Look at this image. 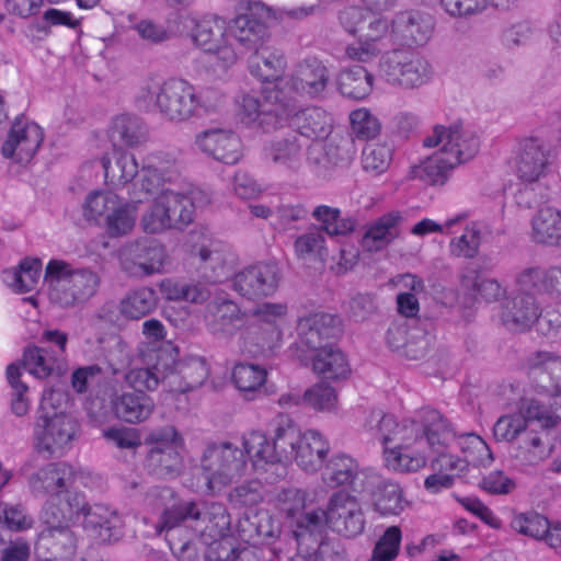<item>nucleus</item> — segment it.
<instances>
[{"mask_svg":"<svg viewBox=\"0 0 561 561\" xmlns=\"http://www.w3.org/2000/svg\"><path fill=\"white\" fill-rule=\"evenodd\" d=\"M194 98L195 88L186 80L159 82L151 79L140 87L136 103L146 112H157L169 121L182 122L195 114Z\"/></svg>","mask_w":561,"mask_h":561,"instance_id":"4","label":"nucleus"},{"mask_svg":"<svg viewBox=\"0 0 561 561\" xmlns=\"http://www.w3.org/2000/svg\"><path fill=\"white\" fill-rule=\"evenodd\" d=\"M242 119L245 124L260 128L264 133L283 127L291 113L289 102L280 96L278 90L266 95L244 94L241 100Z\"/></svg>","mask_w":561,"mask_h":561,"instance_id":"10","label":"nucleus"},{"mask_svg":"<svg viewBox=\"0 0 561 561\" xmlns=\"http://www.w3.org/2000/svg\"><path fill=\"white\" fill-rule=\"evenodd\" d=\"M178 176V161L172 153L151 152L142 159L140 174L133 183L129 196L135 202H141L144 197L158 193L164 183L173 182Z\"/></svg>","mask_w":561,"mask_h":561,"instance_id":"13","label":"nucleus"},{"mask_svg":"<svg viewBox=\"0 0 561 561\" xmlns=\"http://www.w3.org/2000/svg\"><path fill=\"white\" fill-rule=\"evenodd\" d=\"M486 231V227L479 221L467 224L459 237H454L449 242L451 256L471 260L479 254V249Z\"/></svg>","mask_w":561,"mask_h":561,"instance_id":"48","label":"nucleus"},{"mask_svg":"<svg viewBox=\"0 0 561 561\" xmlns=\"http://www.w3.org/2000/svg\"><path fill=\"white\" fill-rule=\"evenodd\" d=\"M330 80L327 66L317 58H307L300 61L287 84L300 95L319 98L325 91Z\"/></svg>","mask_w":561,"mask_h":561,"instance_id":"26","label":"nucleus"},{"mask_svg":"<svg viewBox=\"0 0 561 561\" xmlns=\"http://www.w3.org/2000/svg\"><path fill=\"white\" fill-rule=\"evenodd\" d=\"M73 480V468L61 461L46 463L28 477L27 483L34 496L51 499L65 492Z\"/></svg>","mask_w":561,"mask_h":561,"instance_id":"24","label":"nucleus"},{"mask_svg":"<svg viewBox=\"0 0 561 561\" xmlns=\"http://www.w3.org/2000/svg\"><path fill=\"white\" fill-rule=\"evenodd\" d=\"M159 298L156 290L149 286H141L130 290L119 304L121 313L128 319L138 320L154 311Z\"/></svg>","mask_w":561,"mask_h":561,"instance_id":"44","label":"nucleus"},{"mask_svg":"<svg viewBox=\"0 0 561 561\" xmlns=\"http://www.w3.org/2000/svg\"><path fill=\"white\" fill-rule=\"evenodd\" d=\"M291 113L287 123L301 138H324L332 128V118L321 107L311 106L299 112H294V105L289 103Z\"/></svg>","mask_w":561,"mask_h":561,"instance_id":"34","label":"nucleus"},{"mask_svg":"<svg viewBox=\"0 0 561 561\" xmlns=\"http://www.w3.org/2000/svg\"><path fill=\"white\" fill-rule=\"evenodd\" d=\"M268 18L270 10L263 3H250L244 12L233 19L230 33L245 49L254 50L263 46L268 37Z\"/></svg>","mask_w":561,"mask_h":561,"instance_id":"17","label":"nucleus"},{"mask_svg":"<svg viewBox=\"0 0 561 561\" xmlns=\"http://www.w3.org/2000/svg\"><path fill=\"white\" fill-rule=\"evenodd\" d=\"M158 287L168 301L199 304L209 297V291L199 284H190L172 278L162 279Z\"/></svg>","mask_w":561,"mask_h":561,"instance_id":"53","label":"nucleus"},{"mask_svg":"<svg viewBox=\"0 0 561 561\" xmlns=\"http://www.w3.org/2000/svg\"><path fill=\"white\" fill-rule=\"evenodd\" d=\"M533 232L539 243L561 244V211L552 207L540 209L533 219Z\"/></svg>","mask_w":561,"mask_h":561,"instance_id":"47","label":"nucleus"},{"mask_svg":"<svg viewBox=\"0 0 561 561\" xmlns=\"http://www.w3.org/2000/svg\"><path fill=\"white\" fill-rule=\"evenodd\" d=\"M226 37V23L219 18L204 19L196 23L193 39L205 51H209L224 43Z\"/></svg>","mask_w":561,"mask_h":561,"instance_id":"58","label":"nucleus"},{"mask_svg":"<svg viewBox=\"0 0 561 561\" xmlns=\"http://www.w3.org/2000/svg\"><path fill=\"white\" fill-rule=\"evenodd\" d=\"M45 283L51 302L73 307L90 299L99 289L100 276L90 267L75 268L71 264L51 260L45 271Z\"/></svg>","mask_w":561,"mask_h":561,"instance_id":"5","label":"nucleus"},{"mask_svg":"<svg viewBox=\"0 0 561 561\" xmlns=\"http://www.w3.org/2000/svg\"><path fill=\"white\" fill-rule=\"evenodd\" d=\"M374 508L381 515H399L408 504L401 486L383 479L371 496Z\"/></svg>","mask_w":561,"mask_h":561,"instance_id":"50","label":"nucleus"},{"mask_svg":"<svg viewBox=\"0 0 561 561\" xmlns=\"http://www.w3.org/2000/svg\"><path fill=\"white\" fill-rule=\"evenodd\" d=\"M201 473L209 492L238 481L248 468L243 449L229 442L208 443L201 456Z\"/></svg>","mask_w":561,"mask_h":561,"instance_id":"6","label":"nucleus"},{"mask_svg":"<svg viewBox=\"0 0 561 561\" xmlns=\"http://www.w3.org/2000/svg\"><path fill=\"white\" fill-rule=\"evenodd\" d=\"M308 141L296 131L275 138L263 147V158L282 168L296 171L301 165Z\"/></svg>","mask_w":561,"mask_h":561,"instance_id":"28","label":"nucleus"},{"mask_svg":"<svg viewBox=\"0 0 561 561\" xmlns=\"http://www.w3.org/2000/svg\"><path fill=\"white\" fill-rule=\"evenodd\" d=\"M113 137L134 147L147 139V127L139 117L122 115L114 121Z\"/></svg>","mask_w":561,"mask_h":561,"instance_id":"59","label":"nucleus"},{"mask_svg":"<svg viewBox=\"0 0 561 561\" xmlns=\"http://www.w3.org/2000/svg\"><path fill=\"white\" fill-rule=\"evenodd\" d=\"M61 399L58 391L44 392L34 425V448L47 457L64 456L72 447L78 432L75 417L55 405Z\"/></svg>","mask_w":561,"mask_h":561,"instance_id":"3","label":"nucleus"},{"mask_svg":"<svg viewBox=\"0 0 561 561\" xmlns=\"http://www.w3.org/2000/svg\"><path fill=\"white\" fill-rule=\"evenodd\" d=\"M313 371L324 379L339 380L350 374V365L344 353L333 346H324L312 356Z\"/></svg>","mask_w":561,"mask_h":561,"instance_id":"40","label":"nucleus"},{"mask_svg":"<svg viewBox=\"0 0 561 561\" xmlns=\"http://www.w3.org/2000/svg\"><path fill=\"white\" fill-rule=\"evenodd\" d=\"M182 382L176 390L186 392L201 387L208 377V367L206 362L201 357H192L180 364L178 375Z\"/></svg>","mask_w":561,"mask_h":561,"instance_id":"60","label":"nucleus"},{"mask_svg":"<svg viewBox=\"0 0 561 561\" xmlns=\"http://www.w3.org/2000/svg\"><path fill=\"white\" fill-rule=\"evenodd\" d=\"M243 446L245 456L252 459L254 466L277 462L272 437L268 438L263 432H251L244 437Z\"/></svg>","mask_w":561,"mask_h":561,"instance_id":"57","label":"nucleus"},{"mask_svg":"<svg viewBox=\"0 0 561 561\" xmlns=\"http://www.w3.org/2000/svg\"><path fill=\"white\" fill-rule=\"evenodd\" d=\"M513 169L524 183H537L551 172L550 146L538 136H526L517 140L512 158Z\"/></svg>","mask_w":561,"mask_h":561,"instance_id":"12","label":"nucleus"},{"mask_svg":"<svg viewBox=\"0 0 561 561\" xmlns=\"http://www.w3.org/2000/svg\"><path fill=\"white\" fill-rule=\"evenodd\" d=\"M339 319L329 313H316L313 316L301 319L298 322L297 331L299 343L317 353L324 346L332 345L339 332Z\"/></svg>","mask_w":561,"mask_h":561,"instance_id":"25","label":"nucleus"},{"mask_svg":"<svg viewBox=\"0 0 561 561\" xmlns=\"http://www.w3.org/2000/svg\"><path fill=\"white\" fill-rule=\"evenodd\" d=\"M511 527L520 535L545 540L548 543V536L552 531V524L541 514L529 511L514 514Z\"/></svg>","mask_w":561,"mask_h":561,"instance_id":"55","label":"nucleus"},{"mask_svg":"<svg viewBox=\"0 0 561 561\" xmlns=\"http://www.w3.org/2000/svg\"><path fill=\"white\" fill-rule=\"evenodd\" d=\"M266 380V370L256 364L238 363L232 369V382L244 398L253 399Z\"/></svg>","mask_w":561,"mask_h":561,"instance_id":"52","label":"nucleus"},{"mask_svg":"<svg viewBox=\"0 0 561 561\" xmlns=\"http://www.w3.org/2000/svg\"><path fill=\"white\" fill-rule=\"evenodd\" d=\"M121 198L113 192L90 193L83 205V215L88 220H106L110 213L115 211Z\"/></svg>","mask_w":561,"mask_h":561,"instance_id":"61","label":"nucleus"},{"mask_svg":"<svg viewBox=\"0 0 561 561\" xmlns=\"http://www.w3.org/2000/svg\"><path fill=\"white\" fill-rule=\"evenodd\" d=\"M124 255V268L140 277L162 273L167 260L164 248L153 240L131 243L126 248Z\"/></svg>","mask_w":561,"mask_h":561,"instance_id":"21","label":"nucleus"},{"mask_svg":"<svg viewBox=\"0 0 561 561\" xmlns=\"http://www.w3.org/2000/svg\"><path fill=\"white\" fill-rule=\"evenodd\" d=\"M312 216L321 222L320 230H324L330 236L346 234L353 231L355 227L354 220L341 218L340 209L327 205L316 207Z\"/></svg>","mask_w":561,"mask_h":561,"instance_id":"62","label":"nucleus"},{"mask_svg":"<svg viewBox=\"0 0 561 561\" xmlns=\"http://www.w3.org/2000/svg\"><path fill=\"white\" fill-rule=\"evenodd\" d=\"M44 140L42 128L24 116L14 119L1 152L18 163H28Z\"/></svg>","mask_w":561,"mask_h":561,"instance_id":"16","label":"nucleus"},{"mask_svg":"<svg viewBox=\"0 0 561 561\" xmlns=\"http://www.w3.org/2000/svg\"><path fill=\"white\" fill-rule=\"evenodd\" d=\"M197 256L203 277L210 283L222 282L232 272L234 256L227 247L219 242L202 245Z\"/></svg>","mask_w":561,"mask_h":561,"instance_id":"30","label":"nucleus"},{"mask_svg":"<svg viewBox=\"0 0 561 561\" xmlns=\"http://www.w3.org/2000/svg\"><path fill=\"white\" fill-rule=\"evenodd\" d=\"M401 539L402 533L398 526L388 527L374 547L371 561H393L399 553Z\"/></svg>","mask_w":561,"mask_h":561,"instance_id":"64","label":"nucleus"},{"mask_svg":"<svg viewBox=\"0 0 561 561\" xmlns=\"http://www.w3.org/2000/svg\"><path fill=\"white\" fill-rule=\"evenodd\" d=\"M374 77L363 66L340 71L336 82L340 93L352 100H363L373 91Z\"/></svg>","mask_w":561,"mask_h":561,"instance_id":"42","label":"nucleus"},{"mask_svg":"<svg viewBox=\"0 0 561 561\" xmlns=\"http://www.w3.org/2000/svg\"><path fill=\"white\" fill-rule=\"evenodd\" d=\"M23 367L36 378H46L55 371L60 373L58 354L45 347L28 346L23 354Z\"/></svg>","mask_w":561,"mask_h":561,"instance_id":"51","label":"nucleus"},{"mask_svg":"<svg viewBox=\"0 0 561 561\" xmlns=\"http://www.w3.org/2000/svg\"><path fill=\"white\" fill-rule=\"evenodd\" d=\"M392 27L393 32L407 43L424 45L432 35L434 22L428 14L408 10L396 15Z\"/></svg>","mask_w":561,"mask_h":561,"instance_id":"33","label":"nucleus"},{"mask_svg":"<svg viewBox=\"0 0 561 561\" xmlns=\"http://www.w3.org/2000/svg\"><path fill=\"white\" fill-rule=\"evenodd\" d=\"M380 72L391 85L413 89L427 83L432 77V66L417 51L397 48L382 55Z\"/></svg>","mask_w":561,"mask_h":561,"instance_id":"8","label":"nucleus"},{"mask_svg":"<svg viewBox=\"0 0 561 561\" xmlns=\"http://www.w3.org/2000/svg\"><path fill=\"white\" fill-rule=\"evenodd\" d=\"M174 492L167 486L153 488L150 503L163 506L156 529L164 538L179 561H195L197 549L194 543V520L198 516V503L194 501L172 502Z\"/></svg>","mask_w":561,"mask_h":561,"instance_id":"2","label":"nucleus"},{"mask_svg":"<svg viewBox=\"0 0 561 561\" xmlns=\"http://www.w3.org/2000/svg\"><path fill=\"white\" fill-rule=\"evenodd\" d=\"M114 412L128 423L146 421L153 412L154 403L145 392H125L114 401Z\"/></svg>","mask_w":561,"mask_h":561,"instance_id":"38","label":"nucleus"},{"mask_svg":"<svg viewBox=\"0 0 561 561\" xmlns=\"http://www.w3.org/2000/svg\"><path fill=\"white\" fill-rule=\"evenodd\" d=\"M101 164L106 183L114 188L127 185L140 174L136 158L115 147L101 158Z\"/></svg>","mask_w":561,"mask_h":561,"instance_id":"31","label":"nucleus"},{"mask_svg":"<svg viewBox=\"0 0 561 561\" xmlns=\"http://www.w3.org/2000/svg\"><path fill=\"white\" fill-rule=\"evenodd\" d=\"M119 518L115 512H111L108 508L102 505L90 506L84 514L83 525L85 528L99 530V537L103 541L116 540L119 533Z\"/></svg>","mask_w":561,"mask_h":561,"instance_id":"49","label":"nucleus"},{"mask_svg":"<svg viewBox=\"0 0 561 561\" xmlns=\"http://www.w3.org/2000/svg\"><path fill=\"white\" fill-rule=\"evenodd\" d=\"M286 67L287 61L284 54L264 45L254 49L249 58L251 75L261 81H277L282 78Z\"/></svg>","mask_w":561,"mask_h":561,"instance_id":"37","label":"nucleus"},{"mask_svg":"<svg viewBox=\"0 0 561 561\" xmlns=\"http://www.w3.org/2000/svg\"><path fill=\"white\" fill-rule=\"evenodd\" d=\"M296 450L294 460L297 465L305 471L316 472L322 467L330 444L320 432L309 430L301 435Z\"/></svg>","mask_w":561,"mask_h":561,"instance_id":"36","label":"nucleus"},{"mask_svg":"<svg viewBox=\"0 0 561 561\" xmlns=\"http://www.w3.org/2000/svg\"><path fill=\"white\" fill-rule=\"evenodd\" d=\"M457 165L443 152L437 151L420 165L411 169V178L431 185H444Z\"/></svg>","mask_w":561,"mask_h":561,"instance_id":"43","label":"nucleus"},{"mask_svg":"<svg viewBox=\"0 0 561 561\" xmlns=\"http://www.w3.org/2000/svg\"><path fill=\"white\" fill-rule=\"evenodd\" d=\"M423 145L427 148L439 146V150L451 163L459 165L476 157L480 149V138L470 126L455 123L435 126L432 135L424 138Z\"/></svg>","mask_w":561,"mask_h":561,"instance_id":"11","label":"nucleus"},{"mask_svg":"<svg viewBox=\"0 0 561 561\" xmlns=\"http://www.w3.org/2000/svg\"><path fill=\"white\" fill-rule=\"evenodd\" d=\"M535 421L547 431L561 426V415H552L545 405L535 399H523L517 411L497 419L493 426L494 437L497 440L512 442L522 437Z\"/></svg>","mask_w":561,"mask_h":561,"instance_id":"9","label":"nucleus"},{"mask_svg":"<svg viewBox=\"0 0 561 561\" xmlns=\"http://www.w3.org/2000/svg\"><path fill=\"white\" fill-rule=\"evenodd\" d=\"M280 268L274 262H260L241 270L232 278L233 289L248 299L273 295L279 286Z\"/></svg>","mask_w":561,"mask_h":561,"instance_id":"15","label":"nucleus"},{"mask_svg":"<svg viewBox=\"0 0 561 561\" xmlns=\"http://www.w3.org/2000/svg\"><path fill=\"white\" fill-rule=\"evenodd\" d=\"M357 466L358 462L355 458L344 453H337L324 465L322 480L332 489L350 485Z\"/></svg>","mask_w":561,"mask_h":561,"instance_id":"46","label":"nucleus"},{"mask_svg":"<svg viewBox=\"0 0 561 561\" xmlns=\"http://www.w3.org/2000/svg\"><path fill=\"white\" fill-rule=\"evenodd\" d=\"M159 194L167 215H170L171 228H181L193 221L195 207H202L210 203V197L203 191H192L191 196L161 188Z\"/></svg>","mask_w":561,"mask_h":561,"instance_id":"27","label":"nucleus"},{"mask_svg":"<svg viewBox=\"0 0 561 561\" xmlns=\"http://www.w3.org/2000/svg\"><path fill=\"white\" fill-rule=\"evenodd\" d=\"M323 514V523L345 536L355 537L363 533L365 527L364 513L358 500L346 491H336L329 500L327 511H312L308 514Z\"/></svg>","mask_w":561,"mask_h":561,"instance_id":"14","label":"nucleus"},{"mask_svg":"<svg viewBox=\"0 0 561 561\" xmlns=\"http://www.w3.org/2000/svg\"><path fill=\"white\" fill-rule=\"evenodd\" d=\"M149 447L145 458V467L159 478H175L183 467L181 450L184 439L180 432L172 425H165L152 430L145 438Z\"/></svg>","mask_w":561,"mask_h":561,"instance_id":"7","label":"nucleus"},{"mask_svg":"<svg viewBox=\"0 0 561 561\" xmlns=\"http://www.w3.org/2000/svg\"><path fill=\"white\" fill-rule=\"evenodd\" d=\"M403 220L398 210L387 213L374 220L363 236V247L369 252L386 249L393 240L400 237V225Z\"/></svg>","mask_w":561,"mask_h":561,"instance_id":"35","label":"nucleus"},{"mask_svg":"<svg viewBox=\"0 0 561 561\" xmlns=\"http://www.w3.org/2000/svg\"><path fill=\"white\" fill-rule=\"evenodd\" d=\"M539 305L531 295L518 291L502 307L503 323L511 330L529 329L538 319Z\"/></svg>","mask_w":561,"mask_h":561,"instance_id":"32","label":"nucleus"},{"mask_svg":"<svg viewBox=\"0 0 561 561\" xmlns=\"http://www.w3.org/2000/svg\"><path fill=\"white\" fill-rule=\"evenodd\" d=\"M449 426L455 434L453 444H456L463 453V460L467 462V466H485L492 461V453L488 444L479 435L474 433L458 435L450 423Z\"/></svg>","mask_w":561,"mask_h":561,"instance_id":"54","label":"nucleus"},{"mask_svg":"<svg viewBox=\"0 0 561 561\" xmlns=\"http://www.w3.org/2000/svg\"><path fill=\"white\" fill-rule=\"evenodd\" d=\"M392 157V146L385 142L367 144L362 151L363 170L370 176H379L389 169Z\"/></svg>","mask_w":561,"mask_h":561,"instance_id":"56","label":"nucleus"},{"mask_svg":"<svg viewBox=\"0 0 561 561\" xmlns=\"http://www.w3.org/2000/svg\"><path fill=\"white\" fill-rule=\"evenodd\" d=\"M553 451L548 433L527 428L519 440L516 458L526 466H537L546 460Z\"/></svg>","mask_w":561,"mask_h":561,"instance_id":"41","label":"nucleus"},{"mask_svg":"<svg viewBox=\"0 0 561 561\" xmlns=\"http://www.w3.org/2000/svg\"><path fill=\"white\" fill-rule=\"evenodd\" d=\"M87 510L88 501L82 493L66 490L46 502L42 519L44 525L73 528L81 517L84 518Z\"/></svg>","mask_w":561,"mask_h":561,"instance_id":"22","label":"nucleus"},{"mask_svg":"<svg viewBox=\"0 0 561 561\" xmlns=\"http://www.w3.org/2000/svg\"><path fill=\"white\" fill-rule=\"evenodd\" d=\"M135 220V208L121 199L117 207H115V211L110 213L105 220L106 230L111 237L127 234L134 228Z\"/></svg>","mask_w":561,"mask_h":561,"instance_id":"63","label":"nucleus"},{"mask_svg":"<svg viewBox=\"0 0 561 561\" xmlns=\"http://www.w3.org/2000/svg\"><path fill=\"white\" fill-rule=\"evenodd\" d=\"M78 547L72 527L45 525L35 546L36 561H70Z\"/></svg>","mask_w":561,"mask_h":561,"instance_id":"20","label":"nucleus"},{"mask_svg":"<svg viewBox=\"0 0 561 561\" xmlns=\"http://www.w3.org/2000/svg\"><path fill=\"white\" fill-rule=\"evenodd\" d=\"M323 514H305L293 530L297 552L290 561H321L330 545L322 541Z\"/></svg>","mask_w":561,"mask_h":561,"instance_id":"19","label":"nucleus"},{"mask_svg":"<svg viewBox=\"0 0 561 561\" xmlns=\"http://www.w3.org/2000/svg\"><path fill=\"white\" fill-rule=\"evenodd\" d=\"M230 525V516L220 503H198V516L194 520V536L208 534L210 537L224 535Z\"/></svg>","mask_w":561,"mask_h":561,"instance_id":"39","label":"nucleus"},{"mask_svg":"<svg viewBox=\"0 0 561 561\" xmlns=\"http://www.w3.org/2000/svg\"><path fill=\"white\" fill-rule=\"evenodd\" d=\"M195 142L203 153L226 164H236L242 157L241 139L232 130L207 129L196 136Z\"/></svg>","mask_w":561,"mask_h":561,"instance_id":"23","label":"nucleus"},{"mask_svg":"<svg viewBox=\"0 0 561 561\" xmlns=\"http://www.w3.org/2000/svg\"><path fill=\"white\" fill-rule=\"evenodd\" d=\"M365 426L385 446L387 467L400 472H415L427 462V449L455 438L448 420L436 410H425L420 421L397 422L381 410L371 411Z\"/></svg>","mask_w":561,"mask_h":561,"instance_id":"1","label":"nucleus"},{"mask_svg":"<svg viewBox=\"0 0 561 561\" xmlns=\"http://www.w3.org/2000/svg\"><path fill=\"white\" fill-rule=\"evenodd\" d=\"M517 291L537 297L554 298L561 294V264L553 266L528 265L514 278Z\"/></svg>","mask_w":561,"mask_h":561,"instance_id":"18","label":"nucleus"},{"mask_svg":"<svg viewBox=\"0 0 561 561\" xmlns=\"http://www.w3.org/2000/svg\"><path fill=\"white\" fill-rule=\"evenodd\" d=\"M268 433L277 462H291L297 455L296 449L302 435L298 425L289 415L279 413L270 422Z\"/></svg>","mask_w":561,"mask_h":561,"instance_id":"29","label":"nucleus"},{"mask_svg":"<svg viewBox=\"0 0 561 561\" xmlns=\"http://www.w3.org/2000/svg\"><path fill=\"white\" fill-rule=\"evenodd\" d=\"M239 309L230 300L216 299L207 305L205 320L209 331L215 335H227L233 331Z\"/></svg>","mask_w":561,"mask_h":561,"instance_id":"45","label":"nucleus"}]
</instances>
